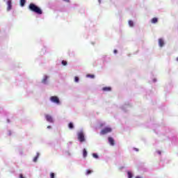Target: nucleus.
<instances>
[{"mask_svg":"<svg viewBox=\"0 0 178 178\" xmlns=\"http://www.w3.org/2000/svg\"><path fill=\"white\" fill-rule=\"evenodd\" d=\"M61 63H62V65H63V66H66V65H67V61H66V60H63V61L61 62Z\"/></svg>","mask_w":178,"mask_h":178,"instance_id":"a211bd4d","label":"nucleus"},{"mask_svg":"<svg viewBox=\"0 0 178 178\" xmlns=\"http://www.w3.org/2000/svg\"><path fill=\"white\" fill-rule=\"evenodd\" d=\"M78 140L81 143H84V141H86V138H84V133L83 131H80L78 134Z\"/></svg>","mask_w":178,"mask_h":178,"instance_id":"f03ea898","label":"nucleus"},{"mask_svg":"<svg viewBox=\"0 0 178 178\" xmlns=\"http://www.w3.org/2000/svg\"><path fill=\"white\" fill-rule=\"evenodd\" d=\"M152 23H153V24L158 23V18L154 17V18L152 19Z\"/></svg>","mask_w":178,"mask_h":178,"instance_id":"4468645a","label":"nucleus"},{"mask_svg":"<svg viewBox=\"0 0 178 178\" xmlns=\"http://www.w3.org/2000/svg\"><path fill=\"white\" fill-rule=\"evenodd\" d=\"M8 8L7 10H10L12 9V0H8L7 1Z\"/></svg>","mask_w":178,"mask_h":178,"instance_id":"423d86ee","label":"nucleus"},{"mask_svg":"<svg viewBox=\"0 0 178 178\" xmlns=\"http://www.w3.org/2000/svg\"><path fill=\"white\" fill-rule=\"evenodd\" d=\"M50 101H51V102H54V104H57L58 105L60 104V102L59 101V97L56 96L51 97Z\"/></svg>","mask_w":178,"mask_h":178,"instance_id":"20e7f679","label":"nucleus"},{"mask_svg":"<svg viewBox=\"0 0 178 178\" xmlns=\"http://www.w3.org/2000/svg\"><path fill=\"white\" fill-rule=\"evenodd\" d=\"M24 5H26V0H20V6L23 7Z\"/></svg>","mask_w":178,"mask_h":178,"instance_id":"ddd939ff","label":"nucleus"},{"mask_svg":"<svg viewBox=\"0 0 178 178\" xmlns=\"http://www.w3.org/2000/svg\"><path fill=\"white\" fill-rule=\"evenodd\" d=\"M47 129H51V126H47Z\"/></svg>","mask_w":178,"mask_h":178,"instance_id":"a878e982","label":"nucleus"},{"mask_svg":"<svg viewBox=\"0 0 178 178\" xmlns=\"http://www.w3.org/2000/svg\"><path fill=\"white\" fill-rule=\"evenodd\" d=\"M114 54H118V50H114Z\"/></svg>","mask_w":178,"mask_h":178,"instance_id":"393cba45","label":"nucleus"},{"mask_svg":"<svg viewBox=\"0 0 178 178\" xmlns=\"http://www.w3.org/2000/svg\"><path fill=\"white\" fill-rule=\"evenodd\" d=\"M63 1H64V2H67V3L70 2V0H63Z\"/></svg>","mask_w":178,"mask_h":178,"instance_id":"b1692460","label":"nucleus"},{"mask_svg":"<svg viewBox=\"0 0 178 178\" xmlns=\"http://www.w3.org/2000/svg\"><path fill=\"white\" fill-rule=\"evenodd\" d=\"M68 127L70 129H74V125L72 124V122H70L68 124Z\"/></svg>","mask_w":178,"mask_h":178,"instance_id":"f8f14e48","label":"nucleus"},{"mask_svg":"<svg viewBox=\"0 0 178 178\" xmlns=\"http://www.w3.org/2000/svg\"><path fill=\"white\" fill-rule=\"evenodd\" d=\"M129 25L130 26V27H133V26H134V22H133V21L131 20H129Z\"/></svg>","mask_w":178,"mask_h":178,"instance_id":"2eb2a0df","label":"nucleus"},{"mask_svg":"<svg viewBox=\"0 0 178 178\" xmlns=\"http://www.w3.org/2000/svg\"><path fill=\"white\" fill-rule=\"evenodd\" d=\"M108 143L112 146L115 145V140H113V138L108 137Z\"/></svg>","mask_w":178,"mask_h":178,"instance_id":"0eeeda50","label":"nucleus"},{"mask_svg":"<svg viewBox=\"0 0 178 178\" xmlns=\"http://www.w3.org/2000/svg\"><path fill=\"white\" fill-rule=\"evenodd\" d=\"M159 45L161 47H163V45H165V42L163 41V39H162V38L159 39Z\"/></svg>","mask_w":178,"mask_h":178,"instance_id":"6e6552de","label":"nucleus"},{"mask_svg":"<svg viewBox=\"0 0 178 178\" xmlns=\"http://www.w3.org/2000/svg\"><path fill=\"white\" fill-rule=\"evenodd\" d=\"M83 158H86L87 156V150L86 149H83Z\"/></svg>","mask_w":178,"mask_h":178,"instance_id":"9b49d317","label":"nucleus"},{"mask_svg":"<svg viewBox=\"0 0 178 178\" xmlns=\"http://www.w3.org/2000/svg\"><path fill=\"white\" fill-rule=\"evenodd\" d=\"M86 77H90V79H94L95 76L94 74H87Z\"/></svg>","mask_w":178,"mask_h":178,"instance_id":"dca6fc26","label":"nucleus"},{"mask_svg":"<svg viewBox=\"0 0 178 178\" xmlns=\"http://www.w3.org/2000/svg\"><path fill=\"white\" fill-rule=\"evenodd\" d=\"M50 178H55V173L51 172V173L50 174Z\"/></svg>","mask_w":178,"mask_h":178,"instance_id":"4be33fe9","label":"nucleus"},{"mask_svg":"<svg viewBox=\"0 0 178 178\" xmlns=\"http://www.w3.org/2000/svg\"><path fill=\"white\" fill-rule=\"evenodd\" d=\"M103 91H106V92H108V91H111L112 88L111 87H104L102 88Z\"/></svg>","mask_w":178,"mask_h":178,"instance_id":"1a4fd4ad","label":"nucleus"},{"mask_svg":"<svg viewBox=\"0 0 178 178\" xmlns=\"http://www.w3.org/2000/svg\"><path fill=\"white\" fill-rule=\"evenodd\" d=\"M127 175H128L129 178H132L133 177V174L131 172H128Z\"/></svg>","mask_w":178,"mask_h":178,"instance_id":"6ab92c4d","label":"nucleus"},{"mask_svg":"<svg viewBox=\"0 0 178 178\" xmlns=\"http://www.w3.org/2000/svg\"><path fill=\"white\" fill-rule=\"evenodd\" d=\"M92 170H86V175H91V173H92Z\"/></svg>","mask_w":178,"mask_h":178,"instance_id":"f3484780","label":"nucleus"},{"mask_svg":"<svg viewBox=\"0 0 178 178\" xmlns=\"http://www.w3.org/2000/svg\"><path fill=\"white\" fill-rule=\"evenodd\" d=\"M48 76H44V77L42 80V83H43L44 84H47V80H48Z\"/></svg>","mask_w":178,"mask_h":178,"instance_id":"9d476101","label":"nucleus"},{"mask_svg":"<svg viewBox=\"0 0 178 178\" xmlns=\"http://www.w3.org/2000/svg\"><path fill=\"white\" fill-rule=\"evenodd\" d=\"M111 131H112V128L106 127L101 131L100 134H102V136H104V134H108V133H111Z\"/></svg>","mask_w":178,"mask_h":178,"instance_id":"7ed1b4c3","label":"nucleus"},{"mask_svg":"<svg viewBox=\"0 0 178 178\" xmlns=\"http://www.w3.org/2000/svg\"><path fill=\"white\" fill-rule=\"evenodd\" d=\"M74 81H75V83H79V77L78 76H75Z\"/></svg>","mask_w":178,"mask_h":178,"instance_id":"5701e85b","label":"nucleus"},{"mask_svg":"<svg viewBox=\"0 0 178 178\" xmlns=\"http://www.w3.org/2000/svg\"><path fill=\"white\" fill-rule=\"evenodd\" d=\"M93 158H95L96 159H98V155L95 153L92 154Z\"/></svg>","mask_w":178,"mask_h":178,"instance_id":"412c9836","label":"nucleus"},{"mask_svg":"<svg viewBox=\"0 0 178 178\" xmlns=\"http://www.w3.org/2000/svg\"><path fill=\"white\" fill-rule=\"evenodd\" d=\"M38 156H39V154H38L37 156L34 157L33 162H36L38 160Z\"/></svg>","mask_w":178,"mask_h":178,"instance_id":"aec40b11","label":"nucleus"},{"mask_svg":"<svg viewBox=\"0 0 178 178\" xmlns=\"http://www.w3.org/2000/svg\"><path fill=\"white\" fill-rule=\"evenodd\" d=\"M45 118L47 122H49V123H54V119H52V117L51 115H46Z\"/></svg>","mask_w":178,"mask_h":178,"instance_id":"39448f33","label":"nucleus"},{"mask_svg":"<svg viewBox=\"0 0 178 178\" xmlns=\"http://www.w3.org/2000/svg\"><path fill=\"white\" fill-rule=\"evenodd\" d=\"M29 8L31 12H34L35 13H37V15H42V10H41V8H40V7L37 6L35 4L31 3L29 4Z\"/></svg>","mask_w":178,"mask_h":178,"instance_id":"f257e3e1","label":"nucleus"}]
</instances>
